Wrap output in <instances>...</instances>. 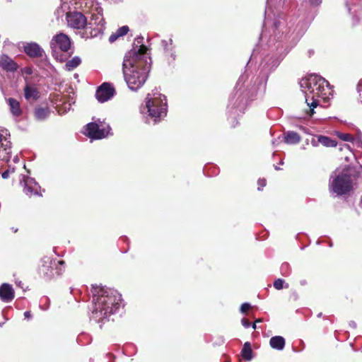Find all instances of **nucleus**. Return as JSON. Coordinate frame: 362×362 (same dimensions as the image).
<instances>
[{
	"instance_id": "f257e3e1",
	"label": "nucleus",
	"mask_w": 362,
	"mask_h": 362,
	"mask_svg": "<svg viewBox=\"0 0 362 362\" xmlns=\"http://www.w3.org/2000/svg\"><path fill=\"white\" fill-rule=\"evenodd\" d=\"M300 86L305 93V103L309 110L306 111L308 116L314 114V109L318 105V98L327 100L332 95L328 81L318 75H310L302 78Z\"/></svg>"
},
{
	"instance_id": "f03ea898",
	"label": "nucleus",
	"mask_w": 362,
	"mask_h": 362,
	"mask_svg": "<svg viewBox=\"0 0 362 362\" xmlns=\"http://www.w3.org/2000/svg\"><path fill=\"white\" fill-rule=\"evenodd\" d=\"M92 293L94 303L92 317L96 321L107 318L119 308L121 296L117 291L93 286Z\"/></svg>"
},
{
	"instance_id": "7ed1b4c3",
	"label": "nucleus",
	"mask_w": 362,
	"mask_h": 362,
	"mask_svg": "<svg viewBox=\"0 0 362 362\" xmlns=\"http://www.w3.org/2000/svg\"><path fill=\"white\" fill-rule=\"evenodd\" d=\"M134 61V59L129 60L126 57L122 64L124 79L132 90H138L144 84L148 72V67L146 65L135 64Z\"/></svg>"
},
{
	"instance_id": "20e7f679",
	"label": "nucleus",
	"mask_w": 362,
	"mask_h": 362,
	"mask_svg": "<svg viewBox=\"0 0 362 362\" xmlns=\"http://www.w3.org/2000/svg\"><path fill=\"white\" fill-rule=\"evenodd\" d=\"M141 113L147 115L154 122L165 117L167 114L165 96L158 93H148L146 98V105L141 109Z\"/></svg>"
},
{
	"instance_id": "39448f33",
	"label": "nucleus",
	"mask_w": 362,
	"mask_h": 362,
	"mask_svg": "<svg viewBox=\"0 0 362 362\" xmlns=\"http://www.w3.org/2000/svg\"><path fill=\"white\" fill-rule=\"evenodd\" d=\"M52 56L59 62H63L73 53L71 42L68 35L64 33H58L50 41Z\"/></svg>"
},
{
	"instance_id": "423d86ee",
	"label": "nucleus",
	"mask_w": 362,
	"mask_h": 362,
	"mask_svg": "<svg viewBox=\"0 0 362 362\" xmlns=\"http://www.w3.org/2000/svg\"><path fill=\"white\" fill-rule=\"evenodd\" d=\"M332 177L331 188L334 193L342 195L351 189V183L347 169L335 170Z\"/></svg>"
},
{
	"instance_id": "0eeeda50",
	"label": "nucleus",
	"mask_w": 362,
	"mask_h": 362,
	"mask_svg": "<svg viewBox=\"0 0 362 362\" xmlns=\"http://www.w3.org/2000/svg\"><path fill=\"white\" fill-rule=\"evenodd\" d=\"M110 127L105 122H90L86 125L87 135L92 139H100L107 136Z\"/></svg>"
},
{
	"instance_id": "6e6552de",
	"label": "nucleus",
	"mask_w": 362,
	"mask_h": 362,
	"mask_svg": "<svg viewBox=\"0 0 362 362\" xmlns=\"http://www.w3.org/2000/svg\"><path fill=\"white\" fill-rule=\"evenodd\" d=\"M66 21L69 27L76 29H83L87 25V19L81 12L67 13Z\"/></svg>"
},
{
	"instance_id": "1a4fd4ad",
	"label": "nucleus",
	"mask_w": 362,
	"mask_h": 362,
	"mask_svg": "<svg viewBox=\"0 0 362 362\" xmlns=\"http://www.w3.org/2000/svg\"><path fill=\"white\" fill-rule=\"evenodd\" d=\"M115 89L110 84L104 83L97 90L95 96L100 103H104L113 97Z\"/></svg>"
},
{
	"instance_id": "9d476101",
	"label": "nucleus",
	"mask_w": 362,
	"mask_h": 362,
	"mask_svg": "<svg viewBox=\"0 0 362 362\" xmlns=\"http://www.w3.org/2000/svg\"><path fill=\"white\" fill-rule=\"evenodd\" d=\"M21 184L26 195L30 197L33 194H39L40 186L33 178L24 176Z\"/></svg>"
},
{
	"instance_id": "9b49d317",
	"label": "nucleus",
	"mask_w": 362,
	"mask_h": 362,
	"mask_svg": "<svg viewBox=\"0 0 362 362\" xmlns=\"http://www.w3.org/2000/svg\"><path fill=\"white\" fill-rule=\"evenodd\" d=\"M11 154V142L0 134V160L8 161Z\"/></svg>"
},
{
	"instance_id": "f8f14e48",
	"label": "nucleus",
	"mask_w": 362,
	"mask_h": 362,
	"mask_svg": "<svg viewBox=\"0 0 362 362\" xmlns=\"http://www.w3.org/2000/svg\"><path fill=\"white\" fill-rule=\"evenodd\" d=\"M14 290L11 284L4 283L0 286V299L9 303L14 298Z\"/></svg>"
},
{
	"instance_id": "ddd939ff",
	"label": "nucleus",
	"mask_w": 362,
	"mask_h": 362,
	"mask_svg": "<svg viewBox=\"0 0 362 362\" xmlns=\"http://www.w3.org/2000/svg\"><path fill=\"white\" fill-rule=\"evenodd\" d=\"M147 51V47L145 45H141L139 48L136 50V49L132 50L125 56L124 58L127 57L129 60H133L134 59V63L144 64V61L141 59L144 57V55L146 54Z\"/></svg>"
},
{
	"instance_id": "4468645a",
	"label": "nucleus",
	"mask_w": 362,
	"mask_h": 362,
	"mask_svg": "<svg viewBox=\"0 0 362 362\" xmlns=\"http://www.w3.org/2000/svg\"><path fill=\"white\" fill-rule=\"evenodd\" d=\"M0 66L6 71H15L18 67V64L6 54L0 56Z\"/></svg>"
},
{
	"instance_id": "2eb2a0df",
	"label": "nucleus",
	"mask_w": 362,
	"mask_h": 362,
	"mask_svg": "<svg viewBox=\"0 0 362 362\" xmlns=\"http://www.w3.org/2000/svg\"><path fill=\"white\" fill-rule=\"evenodd\" d=\"M24 51L30 57H42L44 53L43 49L35 42L27 43L24 46Z\"/></svg>"
},
{
	"instance_id": "dca6fc26",
	"label": "nucleus",
	"mask_w": 362,
	"mask_h": 362,
	"mask_svg": "<svg viewBox=\"0 0 362 362\" xmlns=\"http://www.w3.org/2000/svg\"><path fill=\"white\" fill-rule=\"evenodd\" d=\"M91 18L90 21V24L96 25L98 26H100V28H103L104 25V18L103 17V14L101 13V8L96 6L91 11Z\"/></svg>"
},
{
	"instance_id": "f3484780",
	"label": "nucleus",
	"mask_w": 362,
	"mask_h": 362,
	"mask_svg": "<svg viewBox=\"0 0 362 362\" xmlns=\"http://www.w3.org/2000/svg\"><path fill=\"white\" fill-rule=\"evenodd\" d=\"M7 103L13 116L19 117L21 115L22 110L21 108L20 103L17 100L10 98L7 100Z\"/></svg>"
},
{
	"instance_id": "a211bd4d",
	"label": "nucleus",
	"mask_w": 362,
	"mask_h": 362,
	"mask_svg": "<svg viewBox=\"0 0 362 362\" xmlns=\"http://www.w3.org/2000/svg\"><path fill=\"white\" fill-rule=\"evenodd\" d=\"M269 344L273 349L282 350L285 346V340L282 337L276 336L270 339Z\"/></svg>"
},
{
	"instance_id": "6ab92c4d",
	"label": "nucleus",
	"mask_w": 362,
	"mask_h": 362,
	"mask_svg": "<svg viewBox=\"0 0 362 362\" xmlns=\"http://www.w3.org/2000/svg\"><path fill=\"white\" fill-rule=\"evenodd\" d=\"M25 98L27 100H36L38 98V91L36 88L27 85L24 89Z\"/></svg>"
},
{
	"instance_id": "aec40b11",
	"label": "nucleus",
	"mask_w": 362,
	"mask_h": 362,
	"mask_svg": "<svg viewBox=\"0 0 362 362\" xmlns=\"http://www.w3.org/2000/svg\"><path fill=\"white\" fill-rule=\"evenodd\" d=\"M128 32H129V27L127 25H124V26L119 28V29H117L115 33H112L110 36L109 41L110 42H114L119 37L125 35Z\"/></svg>"
},
{
	"instance_id": "412c9836",
	"label": "nucleus",
	"mask_w": 362,
	"mask_h": 362,
	"mask_svg": "<svg viewBox=\"0 0 362 362\" xmlns=\"http://www.w3.org/2000/svg\"><path fill=\"white\" fill-rule=\"evenodd\" d=\"M81 62V59L78 57H74L71 59L68 60L64 64V69L66 71H72L80 65Z\"/></svg>"
},
{
	"instance_id": "4be33fe9",
	"label": "nucleus",
	"mask_w": 362,
	"mask_h": 362,
	"mask_svg": "<svg viewBox=\"0 0 362 362\" xmlns=\"http://www.w3.org/2000/svg\"><path fill=\"white\" fill-rule=\"evenodd\" d=\"M285 142L289 144H295L300 141L299 135L293 132H289L284 137Z\"/></svg>"
},
{
	"instance_id": "5701e85b",
	"label": "nucleus",
	"mask_w": 362,
	"mask_h": 362,
	"mask_svg": "<svg viewBox=\"0 0 362 362\" xmlns=\"http://www.w3.org/2000/svg\"><path fill=\"white\" fill-rule=\"evenodd\" d=\"M242 356L247 361L252 358V351L250 342H245L241 351Z\"/></svg>"
},
{
	"instance_id": "b1692460",
	"label": "nucleus",
	"mask_w": 362,
	"mask_h": 362,
	"mask_svg": "<svg viewBox=\"0 0 362 362\" xmlns=\"http://www.w3.org/2000/svg\"><path fill=\"white\" fill-rule=\"evenodd\" d=\"M49 115V111L47 108H36L35 110V117L37 120H44Z\"/></svg>"
},
{
	"instance_id": "393cba45",
	"label": "nucleus",
	"mask_w": 362,
	"mask_h": 362,
	"mask_svg": "<svg viewBox=\"0 0 362 362\" xmlns=\"http://www.w3.org/2000/svg\"><path fill=\"white\" fill-rule=\"evenodd\" d=\"M318 141L323 146L327 147H334L337 146V142L334 140L325 136H319Z\"/></svg>"
},
{
	"instance_id": "a878e982",
	"label": "nucleus",
	"mask_w": 362,
	"mask_h": 362,
	"mask_svg": "<svg viewBox=\"0 0 362 362\" xmlns=\"http://www.w3.org/2000/svg\"><path fill=\"white\" fill-rule=\"evenodd\" d=\"M285 1L286 0H267V4L268 7L277 6L284 4Z\"/></svg>"
},
{
	"instance_id": "bb28decb",
	"label": "nucleus",
	"mask_w": 362,
	"mask_h": 362,
	"mask_svg": "<svg viewBox=\"0 0 362 362\" xmlns=\"http://www.w3.org/2000/svg\"><path fill=\"white\" fill-rule=\"evenodd\" d=\"M338 136L345 141H351L353 140V136L349 134L339 133Z\"/></svg>"
},
{
	"instance_id": "cd10ccee",
	"label": "nucleus",
	"mask_w": 362,
	"mask_h": 362,
	"mask_svg": "<svg viewBox=\"0 0 362 362\" xmlns=\"http://www.w3.org/2000/svg\"><path fill=\"white\" fill-rule=\"evenodd\" d=\"M284 281L281 279H278L274 282V287L277 289L280 290L283 288L284 287Z\"/></svg>"
},
{
	"instance_id": "c85d7f7f",
	"label": "nucleus",
	"mask_w": 362,
	"mask_h": 362,
	"mask_svg": "<svg viewBox=\"0 0 362 362\" xmlns=\"http://www.w3.org/2000/svg\"><path fill=\"white\" fill-rule=\"evenodd\" d=\"M250 308V305L249 303H245L240 307V311L242 313H246Z\"/></svg>"
},
{
	"instance_id": "c756f323",
	"label": "nucleus",
	"mask_w": 362,
	"mask_h": 362,
	"mask_svg": "<svg viewBox=\"0 0 362 362\" xmlns=\"http://www.w3.org/2000/svg\"><path fill=\"white\" fill-rule=\"evenodd\" d=\"M312 6H319L322 0H305Z\"/></svg>"
},
{
	"instance_id": "7c9ffc66",
	"label": "nucleus",
	"mask_w": 362,
	"mask_h": 362,
	"mask_svg": "<svg viewBox=\"0 0 362 362\" xmlns=\"http://www.w3.org/2000/svg\"><path fill=\"white\" fill-rule=\"evenodd\" d=\"M357 90L361 97V102L362 103V80L359 81L357 86Z\"/></svg>"
},
{
	"instance_id": "2f4dec72",
	"label": "nucleus",
	"mask_w": 362,
	"mask_h": 362,
	"mask_svg": "<svg viewBox=\"0 0 362 362\" xmlns=\"http://www.w3.org/2000/svg\"><path fill=\"white\" fill-rule=\"evenodd\" d=\"M288 269V264L287 263L282 264V265H281V271H282L284 275H287L288 274L287 272H286Z\"/></svg>"
},
{
	"instance_id": "473e14b6",
	"label": "nucleus",
	"mask_w": 362,
	"mask_h": 362,
	"mask_svg": "<svg viewBox=\"0 0 362 362\" xmlns=\"http://www.w3.org/2000/svg\"><path fill=\"white\" fill-rule=\"evenodd\" d=\"M258 189L261 190L263 187L266 185V180H259L258 181Z\"/></svg>"
},
{
	"instance_id": "72a5a7b5",
	"label": "nucleus",
	"mask_w": 362,
	"mask_h": 362,
	"mask_svg": "<svg viewBox=\"0 0 362 362\" xmlns=\"http://www.w3.org/2000/svg\"><path fill=\"white\" fill-rule=\"evenodd\" d=\"M241 322H242V325H243L245 327H246V328H247V327H249L250 326V322H249V321H248V320H247L246 318H243V319H242Z\"/></svg>"
},
{
	"instance_id": "f704fd0d",
	"label": "nucleus",
	"mask_w": 362,
	"mask_h": 362,
	"mask_svg": "<svg viewBox=\"0 0 362 362\" xmlns=\"http://www.w3.org/2000/svg\"><path fill=\"white\" fill-rule=\"evenodd\" d=\"M9 174L10 170H7L2 173L1 176L4 179H7L9 177Z\"/></svg>"
},
{
	"instance_id": "c9c22d12",
	"label": "nucleus",
	"mask_w": 362,
	"mask_h": 362,
	"mask_svg": "<svg viewBox=\"0 0 362 362\" xmlns=\"http://www.w3.org/2000/svg\"><path fill=\"white\" fill-rule=\"evenodd\" d=\"M24 316H25V317H26V318H29V317H30V312H28V311L25 312V313H24Z\"/></svg>"
},
{
	"instance_id": "e433bc0d",
	"label": "nucleus",
	"mask_w": 362,
	"mask_h": 362,
	"mask_svg": "<svg viewBox=\"0 0 362 362\" xmlns=\"http://www.w3.org/2000/svg\"><path fill=\"white\" fill-rule=\"evenodd\" d=\"M64 108H65V111L64 112L66 111V109L70 110L71 104L70 103H69L68 105L65 104V107Z\"/></svg>"
},
{
	"instance_id": "4c0bfd02",
	"label": "nucleus",
	"mask_w": 362,
	"mask_h": 362,
	"mask_svg": "<svg viewBox=\"0 0 362 362\" xmlns=\"http://www.w3.org/2000/svg\"><path fill=\"white\" fill-rule=\"evenodd\" d=\"M13 161H14L15 163H17V162L18 161V156H15V157H14V158H13Z\"/></svg>"
},
{
	"instance_id": "58836bf2",
	"label": "nucleus",
	"mask_w": 362,
	"mask_h": 362,
	"mask_svg": "<svg viewBox=\"0 0 362 362\" xmlns=\"http://www.w3.org/2000/svg\"><path fill=\"white\" fill-rule=\"evenodd\" d=\"M26 73H28V74H31V70H30V69H27V70H26Z\"/></svg>"
},
{
	"instance_id": "ea45409f",
	"label": "nucleus",
	"mask_w": 362,
	"mask_h": 362,
	"mask_svg": "<svg viewBox=\"0 0 362 362\" xmlns=\"http://www.w3.org/2000/svg\"><path fill=\"white\" fill-rule=\"evenodd\" d=\"M64 263V262L63 261H62V260H61V261H59V264H62V265Z\"/></svg>"
},
{
	"instance_id": "a19ab883",
	"label": "nucleus",
	"mask_w": 362,
	"mask_h": 362,
	"mask_svg": "<svg viewBox=\"0 0 362 362\" xmlns=\"http://www.w3.org/2000/svg\"><path fill=\"white\" fill-rule=\"evenodd\" d=\"M252 327H253V329H256L257 326H256L255 323L253 324Z\"/></svg>"
},
{
	"instance_id": "79ce46f5",
	"label": "nucleus",
	"mask_w": 362,
	"mask_h": 362,
	"mask_svg": "<svg viewBox=\"0 0 362 362\" xmlns=\"http://www.w3.org/2000/svg\"><path fill=\"white\" fill-rule=\"evenodd\" d=\"M59 113H60V114H62V113H64V112H62V110H59Z\"/></svg>"
},
{
	"instance_id": "37998d69",
	"label": "nucleus",
	"mask_w": 362,
	"mask_h": 362,
	"mask_svg": "<svg viewBox=\"0 0 362 362\" xmlns=\"http://www.w3.org/2000/svg\"><path fill=\"white\" fill-rule=\"evenodd\" d=\"M255 322H261V320H259H259H257Z\"/></svg>"
}]
</instances>
